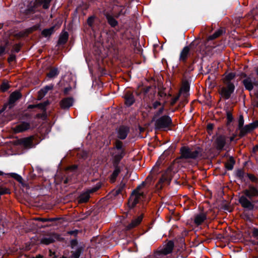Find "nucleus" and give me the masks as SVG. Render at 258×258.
<instances>
[{
	"label": "nucleus",
	"mask_w": 258,
	"mask_h": 258,
	"mask_svg": "<svg viewBox=\"0 0 258 258\" xmlns=\"http://www.w3.org/2000/svg\"><path fill=\"white\" fill-rule=\"evenodd\" d=\"M147 185V181H144L133 191L128 201V206L130 208H133L140 200L145 198Z\"/></svg>",
	"instance_id": "nucleus-1"
},
{
	"label": "nucleus",
	"mask_w": 258,
	"mask_h": 258,
	"mask_svg": "<svg viewBox=\"0 0 258 258\" xmlns=\"http://www.w3.org/2000/svg\"><path fill=\"white\" fill-rule=\"evenodd\" d=\"M243 193V195H242L239 199L240 204L243 208L252 210L253 208V205L247 199L246 197L251 199L258 196V189L253 187H250L249 189L244 190Z\"/></svg>",
	"instance_id": "nucleus-2"
},
{
	"label": "nucleus",
	"mask_w": 258,
	"mask_h": 258,
	"mask_svg": "<svg viewBox=\"0 0 258 258\" xmlns=\"http://www.w3.org/2000/svg\"><path fill=\"white\" fill-rule=\"evenodd\" d=\"M235 75L233 73H228L225 75L223 78L224 84L226 85V87H223L221 89V94L226 99L230 97L231 94L233 92L235 87L231 81L234 79Z\"/></svg>",
	"instance_id": "nucleus-3"
},
{
	"label": "nucleus",
	"mask_w": 258,
	"mask_h": 258,
	"mask_svg": "<svg viewBox=\"0 0 258 258\" xmlns=\"http://www.w3.org/2000/svg\"><path fill=\"white\" fill-rule=\"evenodd\" d=\"M181 156L184 158L195 159L201 154L200 149L191 150L188 148L183 147L180 149Z\"/></svg>",
	"instance_id": "nucleus-4"
},
{
	"label": "nucleus",
	"mask_w": 258,
	"mask_h": 258,
	"mask_svg": "<svg viewBox=\"0 0 258 258\" xmlns=\"http://www.w3.org/2000/svg\"><path fill=\"white\" fill-rule=\"evenodd\" d=\"M171 119L168 116H163L157 119L155 126L159 129H166L171 124Z\"/></svg>",
	"instance_id": "nucleus-5"
},
{
	"label": "nucleus",
	"mask_w": 258,
	"mask_h": 258,
	"mask_svg": "<svg viewBox=\"0 0 258 258\" xmlns=\"http://www.w3.org/2000/svg\"><path fill=\"white\" fill-rule=\"evenodd\" d=\"M174 244L172 241L170 240L160 247L157 252L159 254L167 255L172 252Z\"/></svg>",
	"instance_id": "nucleus-6"
},
{
	"label": "nucleus",
	"mask_w": 258,
	"mask_h": 258,
	"mask_svg": "<svg viewBox=\"0 0 258 258\" xmlns=\"http://www.w3.org/2000/svg\"><path fill=\"white\" fill-rule=\"evenodd\" d=\"M98 188L99 187H94L81 194L79 197V202L80 203L87 202L90 198V194L95 192Z\"/></svg>",
	"instance_id": "nucleus-7"
},
{
	"label": "nucleus",
	"mask_w": 258,
	"mask_h": 258,
	"mask_svg": "<svg viewBox=\"0 0 258 258\" xmlns=\"http://www.w3.org/2000/svg\"><path fill=\"white\" fill-rule=\"evenodd\" d=\"M30 127V124L27 122H22L12 128L13 131L17 134L28 130Z\"/></svg>",
	"instance_id": "nucleus-8"
},
{
	"label": "nucleus",
	"mask_w": 258,
	"mask_h": 258,
	"mask_svg": "<svg viewBox=\"0 0 258 258\" xmlns=\"http://www.w3.org/2000/svg\"><path fill=\"white\" fill-rule=\"evenodd\" d=\"M122 143L121 142L119 141H117L115 142V149L117 151V154L114 155V157L115 160L118 161L122 158L123 156V150L122 149Z\"/></svg>",
	"instance_id": "nucleus-9"
},
{
	"label": "nucleus",
	"mask_w": 258,
	"mask_h": 258,
	"mask_svg": "<svg viewBox=\"0 0 258 258\" xmlns=\"http://www.w3.org/2000/svg\"><path fill=\"white\" fill-rule=\"evenodd\" d=\"M74 99L71 97L65 98L62 99L60 102V105L62 109H66L69 108L73 105Z\"/></svg>",
	"instance_id": "nucleus-10"
},
{
	"label": "nucleus",
	"mask_w": 258,
	"mask_h": 258,
	"mask_svg": "<svg viewBox=\"0 0 258 258\" xmlns=\"http://www.w3.org/2000/svg\"><path fill=\"white\" fill-rule=\"evenodd\" d=\"M190 47L185 46L181 51L179 56V60L180 61H185L190 54Z\"/></svg>",
	"instance_id": "nucleus-11"
},
{
	"label": "nucleus",
	"mask_w": 258,
	"mask_h": 258,
	"mask_svg": "<svg viewBox=\"0 0 258 258\" xmlns=\"http://www.w3.org/2000/svg\"><path fill=\"white\" fill-rule=\"evenodd\" d=\"M56 238V236L54 234L46 235L41 239L40 242L42 244L48 245L52 243Z\"/></svg>",
	"instance_id": "nucleus-12"
},
{
	"label": "nucleus",
	"mask_w": 258,
	"mask_h": 258,
	"mask_svg": "<svg viewBox=\"0 0 258 258\" xmlns=\"http://www.w3.org/2000/svg\"><path fill=\"white\" fill-rule=\"evenodd\" d=\"M21 143L25 148H31L33 147V138L30 137L21 139Z\"/></svg>",
	"instance_id": "nucleus-13"
},
{
	"label": "nucleus",
	"mask_w": 258,
	"mask_h": 258,
	"mask_svg": "<svg viewBox=\"0 0 258 258\" xmlns=\"http://www.w3.org/2000/svg\"><path fill=\"white\" fill-rule=\"evenodd\" d=\"M226 143V138L224 136H219L216 140V148L218 150H222Z\"/></svg>",
	"instance_id": "nucleus-14"
},
{
	"label": "nucleus",
	"mask_w": 258,
	"mask_h": 258,
	"mask_svg": "<svg viewBox=\"0 0 258 258\" xmlns=\"http://www.w3.org/2000/svg\"><path fill=\"white\" fill-rule=\"evenodd\" d=\"M128 128L125 126H121L118 131V137L120 139H124L128 134Z\"/></svg>",
	"instance_id": "nucleus-15"
},
{
	"label": "nucleus",
	"mask_w": 258,
	"mask_h": 258,
	"mask_svg": "<svg viewBox=\"0 0 258 258\" xmlns=\"http://www.w3.org/2000/svg\"><path fill=\"white\" fill-rule=\"evenodd\" d=\"M21 97V95L19 92H15L11 94L9 99V103L11 106L10 107H12V105L14 104L17 100L20 98Z\"/></svg>",
	"instance_id": "nucleus-16"
},
{
	"label": "nucleus",
	"mask_w": 258,
	"mask_h": 258,
	"mask_svg": "<svg viewBox=\"0 0 258 258\" xmlns=\"http://www.w3.org/2000/svg\"><path fill=\"white\" fill-rule=\"evenodd\" d=\"M206 219V215L204 213H200L196 215L195 217L194 222L197 225L201 224Z\"/></svg>",
	"instance_id": "nucleus-17"
},
{
	"label": "nucleus",
	"mask_w": 258,
	"mask_h": 258,
	"mask_svg": "<svg viewBox=\"0 0 258 258\" xmlns=\"http://www.w3.org/2000/svg\"><path fill=\"white\" fill-rule=\"evenodd\" d=\"M143 217L142 216H139L137 218L132 220V222L128 224L126 228L127 229H131L138 225L142 221Z\"/></svg>",
	"instance_id": "nucleus-18"
},
{
	"label": "nucleus",
	"mask_w": 258,
	"mask_h": 258,
	"mask_svg": "<svg viewBox=\"0 0 258 258\" xmlns=\"http://www.w3.org/2000/svg\"><path fill=\"white\" fill-rule=\"evenodd\" d=\"M189 86L187 82H184L182 84V87L180 90L179 95H183L184 97H186L188 95V92L189 91Z\"/></svg>",
	"instance_id": "nucleus-19"
},
{
	"label": "nucleus",
	"mask_w": 258,
	"mask_h": 258,
	"mask_svg": "<svg viewBox=\"0 0 258 258\" xmlns=\"http://www.w3.org/2000/svg\"><path fill=\"white\" fill-rule=\"evenodd\" d=\"M125 103L127 106L132 105L135 102L133 95L130 93H126L124 96Z\"/></svg>",
	"instance_id": "nucleus-20"
},
{
	"label": "nucleus",
	"mask_w": 258,
	"mask_h": 258,
	"mask_svg": "<svg viewBox=\"0 0 258 258\" xmlns=\"http://www.w3.org/2000/svg\"><path fill=\"white\" fill-rule=\"evenodd\" d=\"M52 89V86H46L44 88L40 90L38 92V98L41 99L47 93V92Z\"/></svg>",
	"instance_id": "nucleus-21"
},
{
	"label": "nucleus",
	"mask_w": 258,
	"mask_h": 258,
	"mask_svg": "<svg viewBox=\"0 0 258 258\" xmlns=\"http://www.w3.org/2000/svg\"><path fill=\"white\" fill-rule=\"evenodd\" d=\"M253 130V127H252L250 123L249 124L246 125L245 126H244V127H242L240 129V135L244 136Z\"/></svg>",
	"instance_id": "nucleus-22"
},
{
	"label": "nucleus",
	"mask_w": 258,
	"mask_h": 258,
	"mask_svg": "<svg viewBox=\"0 0 258 258\" xmlns=\"http://www.w3.org/2000/svg\"><path fill=\"white\" fill-rule=\"evenodd\" d=\"M120 172V169L119 167L116 166L115 168V169L114 171L113 172L112 174L111 175L110 177V180L112 182H113L115 181L116 178L119 174V173Z\"/></svg>",
	"instance_id": "nucleus-23"
},
{
	"label": "nucleus",
	"mask_w": 258,
	"mask_h": 258,
	"mask_svg": "<svg viewBox=\"0 0 258 258\" xmlns=\"http://www.w3.org/2000/svg\"><path fill=\"white\" fill-rule=\"evenodd\" d=\"M106 18L108 23L112 27H115L117 25V21L112 16L108 15L106 16Z\"/></svg>",
	"instance_id": "nucleus-24"
},
{
	"label": "nucleus",
	"mask_w": 258,
	"mask_h": 258,
	"mask_svg": "<svg viewBox=\"0 0 258 258\" xmlns=\"http://www.w3.org/2000/svg\"><path fill=\"white\" fill-rule=\"evenodd\" d=\"M68 39V34L67 32H64L60 35L59 40L58 43L59 44H64L65 43Z\"/></svg>",
	"instance_id": "nucleus-25"
},
{
	"label": "nucleus",
	"mask_w": 258,
	"mask_h": 258,
	"mask_svg": "<svg viewBox=\"0 0 258 258\" xmlns=\"http://www.w3.org/2000/svg\"><path fill=\"white\" fill-rule=\"evenodd\" d=\"M125 185V183L123 182H121L119 185L117 187L116 189L113 191L115 195H117L119 194H120L123 190V189L124 188Z\"/></svg>",
	"instance_id": "nucleus-26"
},
{
	"label": "nucleus",
	"mask_w": 258,
	"mask_h": 258,
	"mask_svg": "<svg viewBox=\"0 0 258 258\" xmlns=\"http://www.w3.org/2000/svg\"><path fill=\"white\" fill-rule=\"evenodd\" d=\"M54 28V27H52L49 29H44L42 31V34L45 37H48L53 33Z\"/></svg>",
	"instance_id": "nucleus-27"
},
{
	"label": "nucleus",
	"mask_w": 258,
	"mask_h": 258,
	"mask_svg": "<svg viewBox=\"0 0 258 258\" xmlns=\"http://www.w3.org/2000/svg\"><path fill=\"white\" fill-rule=\"evenodd\" d=\"M58 74V72L57 69L54 68L51 69L47 74V77L49 78H53Z\"/></svg>",
	"instance_id": "nucleus-28"
},
{
	"label": "nucleus",
	"mask_w": 258,
	"mask_h": 258,
	"mask_svg": "<svg viewBox=\"0 0 258 258\" xmlns=\"http://www.w3.org/2000/svg\"><path fill=\"white\" fill-rule=\"evenodd\" d=\"M235 161L232 158H230L228 162L225 164V167L228 170H232L233 168Z\"/></svg>",
	"instance_id": "nucleus-29"
},
{
	"label": "nucleus",
	"mask_w": 258,
	"mask_h": 258,
	"mask_svg": "<svg viewBox=\"0 0 258 258\" xmlns=\"http://www.w3.org/2000/svg\"><path fill=\"white\" fill-rule=\"evenodd\" d=\"M171 179L169 178L167 175H163L162 177V178L160 179L159 183L160 182H167L168 184L170 183Z\"/></svg>",
	"instance_id": "nucleus-30"
},
{
	"label": "nucleus",
	"mask_w": 258,
	"mask_h": 258,
	"mask_svg": "<svg viewBox=\"0 0 258 258\" xmlns=\"http://www.w3.org/2000/svg\"><path fill=\"white\" fill-rule=\"evenodd\" d=\"M222 33V31L218 30L215 32L213 35L209 36V39L211 40L215 39L219 37Z\"/></svg>",
	"instance_id": "nucleus-31"
},
{
	"label": "nucleus",
	"mask_w": 258,
	"mask_h": 258,
	"mask_svg": "<svg viewBox=\"0 0 258 258\" xmlns=\"http://www.w3.org/2000/svg\"><path fill=\"white\" fill-rule=\"evenodd\" d=\"M81 249H77L75 251L73 252L72 255V258H79L81 254Z\"/></svg>",
	"instance_id": "nucleus-32"
},
{
	"label": "nucleus",
	"mask_w": 258,
	"mask_h": 258,
	"mask_svg": "<svg viewBox=\"0 0 258 258\" xmlns=\"http://www.w3.org/2000/svg\"><path fill=\"white\" fill-rule=\"evenodd\" d=\"M41 2L43 3V8L44 9H48L49 7V3L51 0H40Z\"/></svg>",
	"instance_id": "nucleus-33"
},
{
	"label": "nucleus",
	"mask_w": 258,
	"mask_h": 258,
	"mask_svg": "<svg viewBox=\"0 0 258 258\" xmlns=\"http://www.w3.org/2000/svg\"><path fill=\"white\" fill-rule=\"evenodd\" d=\"M244 124V119L242 115L239 116V118L238 119V126L239 128L240 129L243 126Z\"/></svg>",
	"instance_id": "nucleus-34"
},
{
	"label": "nucleus",
	"mask_w": 258,
	"mask_h": 258,
	"mask_svg": "<svg viewBox=\"0 0 258 258\" xmlns=\"http://www.w3.org/2000/svg\"><path fill=\"white\" fill-rule=\"evenodd\" d=\"M9 88V85L7 84L4 83L1 87V90L3 92L6 91Z\"/></svg>",
	"instance_id": "nucleus-35"
},
{
	"label": "nucleus",
	"mask_w": 258,
	"mask_h": 258,
	"mask_svg": "<svg viewBox=\"0 0 258 258\" xmlns=\"http://www.w3.org/2000/svg\"><path fill=\"white\" fill-rule=\"evenodd\" d=\"M12 144L15 146L22 145L21 139H16V140L12 141Z\"/></svg>",
	"instance_id": "nucleus-36"
},
{
	"label": "nucleus",
	"mask_w": 258,
	"mask_h": 258,
	"mask_svg": "<svg viewBox=\"0 0 258 258\" xmlns=\"http://www.w3.org/2000/svg\"><path fill=\"white\" fill-rule=\"evenodd\" d=\"M93 21L94 18L93 17H90L87 20V23L89 26H91L93 23Z\"/></svg>",
	"instance_id": "nucleus-37"
},
{
	"label": "nucleus",
	"mask_w": 258,
	"mask_h": 258,
	"mask_svg": "<svg viewBox=\"0 0 258 258\" xmlns=\"http://www.w3.org/2000/svg\"><path fill=\"white\" fill-rule=\"evenodd\" d=\"M227 118L228 121L229 122L232 121V120L233 119L232 115L229 112H228L227 113Z\"/></svg>",
	"instance_id": "nucleus-38"
},
{
	"label": "nucleus",
	"mask_w": 258,
	"mask_h": 258,
	"mask_svg": "<svg viewBox=\"0 0 258 258\" xmlns=\"http://www.w3.org/2000/svg\"><path fill=\"white\" fill-rule=\"evenodd\" d=\"M252 127H253V129L255 128L256 127H258V121L256 120L252 123H250Z\"/></svg>",
	"instance_id": "nucleus-39"
},
{
	"label": "nucleus",
	"mask_w": 258,
	"mask_h": 258,
	"mask_svg": "<svg viewBox=\"0 0 258 258\" xmlns=\"http://www.w3.org/2000/svg\"><path fill=\"white\" fill-rule=\"evenodd\" d=\"M36 220H40L42 222H47V221H51L52 220V219H46V218H36L35 219Z\"/></svg>",
	"instance_id": "nucleus-40"
},
{
	"label": "nucleus",
	"mask_w": 258,
	"mask_h": 258,
	"mask_svg": "<svg viewBox=\"0 0 258 258\" xmlns=\"http://www.w3.org/2000/svg\"><path fill=\"white\" fill-rule=\"evenodd\" d=\"M179 95H178V96H176V97H174V98H173V99H172V100H171V103H171L172 105L176 103V102L178 100V98H179Z\"/></svg>",
	"instance_id": "nucleus-41"
},
{
	"label": "nucleus",
	"mask_w": 258,
	"mask_h": 258,
	"mask_svg": "<svg viewBox=\"0 0 258 258\" xmlns=\"http://www.w3.org/2000/svg\"><path fill=\"white\" fill-rule=\"evenodd\" d=\"M252 233H253V236L258 238V229H254L253 230Z\"/></svg>",
	"instance_id": "nucleus-42"
},
{
	"label": "nucleus",
	"mask_w": 258,
	"mask_h": 258,
	"mask_svg": "<svg viewBox=\"0 0 258 258\" xmlns=\"http://www.w3.org/2000/svg\"><path fill=\"white\" fill-rule=\"evenodd\" d=\"M161 105L160 103L158 101H155L154 103H153V107L156 109L159 106H160Z\"/></svg>",
	"instance_id": "nucleus-43"
},
{
	"label": "nucleus",
	"mask_w": 258,
	"mask_h": 258,
	"mask_svg": "<svg viewBox=\"0 0 258 258\" xmlns=\"http://www.w3.org/2000/svg\"><path fill=\"white\" fill-rule=\"evenodd\" d=\"M5 51V48L3 46L0 47V55L4 53Z\"/></svg>",
	"instance_id": "nucleus-44"
},
{
	"label": "nucleus",
	"mask_w": 258,
	"mask_h": 258,
	"mask_svg": "<svg viewBox=\"0 0 258 258\" xmlns=\"http://www.w3.org/2000/svg\"><path fill=\"white\" fill-rule=\"evenodd\" d=\"M15 58V56L14 55L11 56L9 58L8 60L9 62L13 61Z\"/></svg>",
	"instance_id": "nucleus-45"
},
{
	"label": "nucleus",
	"mask_w": 258,
	"mask_h": 258,
	"mask_svg": "<svg viewBox=\"0 0 258 258\" xmlns=\"http://www.w3.org/2000/svg\"><path fill=\"white\" fill-rule=\"evenodd\" d=\"M77 232H78L77 230H76V231H71L68 232V233L71 234V235L76 234L77 233Z\"/></svg>",
	"instance_id": "nucleus-46"
},
{
	"label": "nucleus",
	"mask_w": 258,
	"mask_h": 258,
	"mask_svg": "<svg viewBox=\"0 0 258 258\" xmlns=\"http://www.w3.org/2000/svg\"><path fill=\"white\" fill-rule=\"evenodd\" d=\"M163 110V107L160 108L159 110V114H161Z\"/></svg>",
	"instance_id": "nucleus-47"
},
{
	"label": "nucleus",
	"mask_w": 258,
	"mask_h": 258,
	"mask_svg": "<svg viewBox=\"0 0 258 258\" xmlns=\"http://www.w3.org/2000/svg\"><path fill=\"white\" fill-rule=\"evenodd\" d=\"M253 151H258V146H255L253 148Z\"/></svg>",
	"instance_id": "nucleus-48"
},
{
	"label": "nucleus",
	"mask_w": 258,
	"mask_h": 258,
	"mask_svg": "<svg viewBox=\"0 0 258 258\" xmlns=\"http://www.w3.org/2000/svg\"><path fill=\"white\" fill-rule=\"evenodd\" d=\"M249 178H250V179H251L252 180H254V176H249Z\"/></svg>",
	"instance_id": "nucleus-49"
},
{
	"label": "nucleus",
	"mask_w": 258,
	"mask_h": 258,
	"mask_svg": "<svg viewBox=\"0 0 258 258\" xmlns=\"http://www.w3.org/2000/svg\"><path fill=\"white\" fill-rule=\"evenodd\" d=\"M76 168H77V166H72V167H70V168H72L73 169H75Z\"/></svg>",
	"instance_id": "nucleus-50"
},
{
	"label": "nucleus",
	"mask_w": 258,
	"mask_h": 258,
	"mask_svg": "<svg viewBox=\"0 0 258 258\" xmlns=\"http://www.w3.org/2000/svg\"><path fill=\"white\" fill-rule=\"evenodd\" d=\"M212 125H208V127H209V128H212Z\"/></svg>",
	"instance_id": "nucleus-51"
},
{
	"label": "nucleus",
	"mask_w": 258,
	"mask_h": 258,
	"mask_svg": "<svg viewBox=\"0 0 258 258\" xmlns=\"http://www.w3.org/2000/svg\"><path fill=\"white\" fill-rule=\"evenodd\" d=\"M33 105H29V108H33Z\"/></svg>",
	"instance_id": "nucleus-52"
},
{
	"label": "nucleus",
	"mask_w": 258,
	"mask_h": 258,
	"mask_svg": "<svg viewBox=\"0 0 258 258\" xmlns=\"http://www.w3.org/2000/svg\"><path fill=\"white\" fill-rule=\"evenodd\" d=\"M233 139H234V138H233V137L231 138H230V141H233Z\"/></svg>",
	"instance_id": "nucleus-53"
},
{
	"label": "nucleus",
	"mask_w": 258,
	"mask_h": 258,
	"mask_svg": "<svg viewBox=\"0 0 258 258\" xmlns=\"http://www.w3.org/2000/svg\"><path fill=\"white\" fill-rule=\"evenodd\" d=\"M36 258H43V257L41 256H37Z\"/></svg>",
	"instance_id": "nucleus-54"
},
{
	"label": "nucleus",
	"mask_w": 258,
	"mask_h": 258,
	"mask_svg": "<svg viewBox=\"0 0 258 258\" xmlns=\"http://www.w3.org/2000/svg\"><path fill=\"white\" fill-rule=\"evenodd\" d=\"M5 108H6V106H4V107L3 109V110H2V111H1V112L3 111L5 109Z\"/></svg>",
	"instance_id": "nucleus-55"
},
{
	"label": "nucleus",
	"mask_w": 258,
	"mask_h": 258,
	"mask_svg": "<svg viewBox=\"0 0 258 258\" xmlns=\"http://www.w3.org/2000/svg\"><path fill=\"white\" fill-rule=\"evenodd\" d=\"M3 174V172L2 171H0V175Z\"/></svg>",
	"instance_id": "nucleus-56"
}]
</instances>
